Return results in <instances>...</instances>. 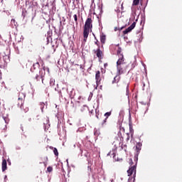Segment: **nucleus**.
Segmentation results:
<instances>
[{
	"instance_id": "nucleus-1",
	"label": "nucleus",
	"mask_w": 182,
	"mask_h": 182,
	"mask_svg": "<svg viewBox=\"0 0 182 182\" xmlns=\"http://www.w3.org/2000/svg\"><path fill=\"white\" fill-rule=\"evenodd\" d=\"M95 39L96 40V41L95 42V45H97V50H93L92 52H94L97 56V58H98L99 60H102V59H103V58H105V54L103 53V51H102V50H100V43H99V41L97 40V38H96V37H95Z\"/></svg>"
},
{
	"instance_id": "nucleus-2",
	"label": "nucleus",
	"mask_w": 182,
	"mask_h": 182,
	"mask_svg": "<svg viewBox=\"0 0 182 182\" xmlns=\"http://www.w3.org/2000/svg\"><path fill=\"white\" fill-rule=\"evenodd\" d=\"M92 18H87L85 21L84 28L90 29V30L92 29Z\"/></svg>"
},
{
	"instance_id": "nucleus-3",
	"label": "nucleus",
	"mask_w": 182,
	"mask_h": 182,
	"mask_svg": "<svg viewBox=\"0 0 182 182\" xmlns=\"http://www.w3.org/2000/svg\"><path fill=\"white\" fill-rule=\"evenodd\" d=\"M136 28V22H133L132 24L128 27L127 28H126L124 31H123V34L126 35L127 33H129V32H132V31H133V28Z\"/></svg>"
},
{
	"instance_id": "nucleus-4",
	"label": "nucleus",
	"mask_w": 182,
	"mask_h": 182,
	"mask_svg": "<svg viewBox=\"0 0 182 182\" xmlns=\"http://www.w3.org/2000/svg\"><path fill=\"white\" fill-rule=\"evenodd\" d=\"M124 64H117V74L123 75L124 73V70H123V65Z\"/></svg>"
},
{
	"instance_id": "nucleus-5",
	"label": "nucleus",
	"mask_w": 182,
	"mask_h": 182,
	"mask_svg": "<svg viewBox=\"0 0 182 182\" xmlns=\"http://www.w3.org/2000/svg\"><path fill=\"white\" fill-rule=\"evenodd\" d=\"M128 173V176H132V174L136 176V165H133L132 166H131L129 170L127 171Z\"/></svg>"
},
{
	"instance_id": "nucleus-6",
	"label": "nucleus",
	"mask_w": 182,
	"mask_h": 182,
	"mask_svg": "<svg viewBox=\"0 0 182 182\" xmlns=\"http://www.w3.org/2000/svg\"><path fill=\"white\" fill-rule=\"evenodd\" d=\"M89 32H90V30L88 29V28H84V31H83V41L84 42H86V41H87V38L89 36Z\"/></svg>"
},
{
	"instance_id": "nucleus-7",
	"label": "nucleus",
	"mask_w": 182,
	"mask_h": 182,
	"mask_svg": "<svg viewBox=\"0 0 182 182\" xmlns=\"http://www.w3.org/2000/svg\"><path fill=\"white\" fill-rule=\"evenodd\" d=\"M119 56V59L117 62V65H124V56L123 54H120Z\"/></svg>"
},
{
	"instance_id": "nucleus-8",
	"label": "nucleus",
	"mask_w": 182,
	"mask_h": 182,
	"mask_svg": "<svg viewBox=\"0 0 182 182\" xmlns=\"http://www.w3.org/2000/svg\"><path fill=\"white\" fill-rule=\"evenodd\" d=\"M104 116L106 117L102 123V126H105V124L106 123V122H107V119H109V116H112V111L106 112Z\"/></svg>"
},
{
	"instance_id": "nucleus-9",
	"label": "nucleus",
	"mask_w": 182,
	"mask_h": 182,
	"mask_svg": "<svg viewBox=\"0 0 182 182\" xmlns=\"http://www.w3.org/2000/svg\"><path fill=\"white\" fill-rule=\"evenodd\" d=\"M95 79L97 83H99L102 80V77L100 76V71H97L95 74Z\"/></svg>"
},
{
	"instance_id": "nucleus-10",
	"label": "nucleus",
	"mask_w": 182,
	"mask_h": 182,
	"mask_svg": "<svg viewBox=\"0 0 182 182\" xmlns=\"http://www.w3.org/2000/svg\"><path fill=\"white\" fill-rule=\"evenodd\" d=\"M120 82V75L117 74L112 80V84L114 85V83H119Z\"/></svg>"
},
{
	"instance_id": "nucleus-11",
	"label": "nucleus",
	"mask_w": 182,
	"mask_h": 182,
	"mask_svg": "<svg viewBox=\"0 0 182 182\" xmlns=\"http://www.w3.org/2000/svg\"><path fill=\"white\" fill-rule=\"evenodd\" d=\"M1 167H2V171H5L6 170L7 168L6 159H3Z\"/></svg>"
},
{
	"instance_id": "nucleus-12",
	"label": "nucleus",
	"mask_w": 182,
	"mask_h": 182,
	"mask_svg": "<svg viewBox=\"0 0 182 182\" xmlns=\"http://www.w3.org/2000/svg\"><path fill=\"white\" fill-rule=\"evenodd\" d=\"M100 42L102 45H105L106 42V36L105 34L100 36Z\"/></svg>"
},
{
	"instance_id": "nucleus-13",
	"label": "nucleus",
	"mask_w": 182,
	"mask_h": 182,
	"mask_svg": "<svg viewBox=\"0 0 182 182\" xmlns=\"http://www.w3.org/2000/svg\"><path fill=\"white\" fill-rule=\"evenodd\" d=\"M18 107H20V109H23V100H18Z\"/></svg>"
},
{
	"instance_id": "nucleus-14",
	"label": "nucleus",
	"mask_w": 182,
	"mask_h": 182,
	"mask_svg": "<svg viewBox=\"0 0 182 182\" xmlns=\"http://www.w3.org/2000/svg\"><path fill=\"white\" fill-rule=\"evenodd\" d=\"M129 133L131 134V136L133 137V134H134V130L133 129V125L132 123L129 124Z\"/></svg>"
},
{
	"instance_id": "nucleus-15",
	"label": "nucleus",
	"mask_w": 182,
	"mask_h": 182,
	"mask_svg": "<svg viewBox=\"0 0 182 182\" xmlns=\"http://www.w3.org/2000/svg\"><path fill=\"white\" fill-rule=\"evenodd\" d=\"M136 153H139L140 150H141V143L139 142L136 145Z\"/></svg>"
},
{
	"instance_id": "nucleus-16",
	"label": "nucleus",
	"mask_w": 182,
	"mask_h": 182,
	"mask_svg": "<svg viewBox=\"0 0 182 182\" xmlns=\"http://www.w3.org/2000/svg\"><path fill=\"white\" fill-rule=\"evenodd\" d=\"M26 96V95L25 94V92H19L18 94V99L21 100H23V99H25V97Z\"/></svg>"
},
{
	"instance_id": "nucleus-17",
	"label": "nucleus",
	"mask_w": 182,
	"mask_h": 182,
	"mask_svg": "<svg viewBox=\"0 0 182 182\" xmlns=\"http://www.w3.org/2000/svg\"><path fill=\"white\" fill-rule=\"evenodd\" d=\"M50 149L51 150H53V153H54L55 156H56V157H58V156H59V152L58 151V149L53 148V146H50Z\"/></svg>"
},
{
	"instance_id": "nucleus-18",
	"label": "nucleus",
	"mask_w": 182,
	"mask_h": 182,
	"mask_svg": "<svg viewBox=\"0 0 182 182\" xmlns=\"http://www.w3.org/2000/svg\"><path fill=\"white\" fill-rule=\"evenodd\" d=\"M85 112H87V106H86V105H83L80 108V112L81 113H85Z\"/></svg>"
},
{
	"instance_id": "nucleus-19",
	"label": "nucleus",
	"mask_w": 182,
	"mask_h": 182,
	"mask_svg": "<svg viewBox=\"0 0 182 182\" xmlns=\"http://www.w3.org/2000/svg\"><path fill=\"white\" fill-rule=\"evenodd\" d=\"M134 160L135 161V166L137 165V161L139 160V153H136L134 156Z\"/></svg>"
},
{
	"instance_id": "nucleus-20",
	"label": "nucleus",
	"mask_w": 182,
	"mask_h": 182,
	"mask_svg": "<svg viewBox=\"0 0 182 182\" xmlns=\"http://www.w3.org/2000/svg\"><path fill=\"white\" fill-rule=\"evenodd\" d=\"M107 156H113V159H114V157H116V153L114 152V151H110L107 154Z\"/></svg>"
},
{
	"instance_id": "nucleus-21",
	"label": "nucleus",
	"mask_w": 182,
	"mask_h": 182,
	"mask_svg": "<svg viewBox=\"0 0 182 182\" xmlns=\"http://www.w3.org/2000/svg\"><path fill=\"white\" fill-rule=\"evenodd\" d=\"M45 76V74L42 73L41 75V77L42 78V83H43V85H48V82H45V78L43 77Z\"/></svg>"
},
{
	"instance_id": "nucleus-22",
	"label": "nucleus",
	"mask_w": 182,
	"mask_h": 182,
	"mask_svg": "<svg viewBox=\"0 0 182 182\" xmlns=\"http://www.w3.org/2000/svg\"><path fill=\"white\" fill-rule=\"evenodd\" d=\"M49 84H50V86H53V85H55V79L50 78Z\"/></svg>"
},
{
	"instance_id": "nucleus-23",
	"label": "nucleus",
	"mask_w": 182,
	"mask_h": 182,
	"mask_svg": "<svg viewBox=\"0 0 182 182\" xmlns=\"http://www.w3.org/2000/svg\"><path fill=\"white\" fill-rule=\"evenodd\" d=\"M73 18H74V21H75V24L76 25H78V22H77V15H76V14H74L73 15Z\"/></svg>"
},
{
	"instance_id": "nucleus-24",
	"label": "nucleus",
	"mask_w": 182,
	"mask_h": 182,
	"mask_svg": "<svg viewBox=\"0 0 182 182\" xmlns=\"http://www.w3.org/2000/svg\"><path fill=\"white\" fill-rule=\"evenodd\" d=\"M117 53L118 56H120V55H123V54L122 53V48H120V47L118 48V50H117Z\"/></svg>"
},
{
	"instance_id": "nucleus-25",
	"label": "nucleus",
	"mask_w": 182,
	"mask_h": 182,
	"mask_svg": "<svg viewBox=\"0 0 182 182\" xmlns=\"http://www.w3.org/2000/svg\"><path fill=\"white\" fill-rule=\"evenodd\" d=\"M139 3H140V0H134L133 1V5H134L135 6L139 5Z\"/></svg>"
},
{
	"instance_id": "nucleus-26",
	"label": "nucleus",
	"mask_w": 182,
	"mask_h": 182,
	"mask_svg": "<svg viewBox=\"0 0 182 182\" xmlns=\"http://www.w3.org/2000/svg\"><path fill=\"white\" fill-rule=\"evenodd\" d=\"M53 170V168H52V166H48L47 168V171H48V173H52Z\"/></svg>"
},
{
	"instance_id": "nucleus-27",
	"label": "nucleus",
	"mask_w": 182,
	"mask_h": 182,
	"mask_svg": "<svg viewBox=\"0 0 182 182\" xmlns=\"http://www.w3.org/2000/svg\"><path fill=\"white\" fill-rule=\"evenodd\" d=\"M130 140V134L129 133H127V141H129Z\"/></svg>"
},
{
	"instance_id": "nucleus-28",
	"label": "nucleus",
	"mask_w": 182,
	"mask_h": 182,
	"mask_svg": "<svg viewBox=\"0 0 182 182\" xmlns=\"http://www.w3.org/2000/svg\"><path fill=\"white\" fill-rule=\"evenodd\" d=\"M129 164H130L131 167L133 166V159H129Z\"/></svg>"
},
{
	"instance_id": "nucleus-29",
	"label": "nucleus",
	"mask_w": 182,
	"mask_h": 182,
	"mask_svg": "<svg viewBox=\"0 0 182 182\" xmlns=\"http://www.w3.org/2000/svg\"><path fill=\"white\" fill-rule=\"evenodd\" d=\"M69 96L71 99H73V97H75V95H72V92L69 93Z\"/></svg>"
},
{
	"instance_id": "nucleus-30",
	"label": "nucleus",
	"mask_w": 182,
	"mask_h": 182,
	"mask_svg": "<svg viewBox=\"0 0 182 182\" xmlns=\"http://www.w3.org/2000/svg\"><path fill=\"white\" fill-rule=\"evenodd\" d=\"M124 28H126V26H122L121 28H118V31H123V29H124Z\"/></svg>"
},
{
	"instance_id": "nucleus-31",
	"label": "nucleus",
	"mask_w": 182,
	"mask_h": 182,
	"mask_svg": "<svg viewBox=\"0 0 182 182\" xmlns=\"http://www.w3.org/2000/svg\"><path fill=\"white\" fill-rule=\"evenodd\" d=\"M34 66H37V68H39V66H40L39 63L37 62V63L34 65Z\"/></svg>"
},
{
	"instance_id": "nucleus-32",
	"label": "nucleus",
	"mask_w": 182,
	"mask_h": 182,
	"mask_svg": "<svg viewBox=\"0 0 182 182\" xmlns=\"http://www.w3.org/2000/svg\"><path fill=\"white\" fill-rule=\"evenodd\" d=\"M96 117H97V119H98V120H100V117H99V114H96Z\"/></svg>"
},
{
	"instance_id": "nucleus-33",
	"label": "nucleus",
	"mask_w": 182,
	"mask_h": 182,
	"mask_svg": "<svg viewBox=\"0 0 182 182\" xmlns=\"http://www.w3.org/2000/svg\"><path fill=\"white\" fill-rule=\"evenodd\" d=\"M114 30V31L116 32V31H119V28L115 27Z\"/></svg>"
},
{
	"instance_id": "nucleus-34",
	"label": "nucleus",
	"mask_w": 182,
	"mask_h": 182,
	"mask_svg": "<svg viewBox=\"0 0 182 182\" xmlns=\"http://www.w3.org/2000/svg\"><path fill=\"white\" fill-rule=\"evenodd\" d=\"M41 106L42 107H43V106H45V103L41 102Z\"/></svg>"
},
{
	"instance_id": "nucleus-35",
	"label": "nucleus",
	"mask_w": 182,
	"mask_h": 182,
	"mask_svg": "<svg viewBox=\"0 0 182 182\" xmlns=\"http://www.w3.org/2000/svg\"><path fill=\"white\" fill-rule=\"evenodd\" d=\"M6 178H8V176L6 175V176H4V181H5V182H6Z\"/></svg>"
},
{
	"instance_id": "nucleus-36",
	"label": "nucleus",
	"mask_w": 182,
	"mask_h": 182,
	"mask_svg": "<svg viewBox=\"0 0 182 182\" xmlns=\"http://www.w3.org/2000/svg\"><path fill=\"white\" fill-rule=\"evenodd\" d=\"M43 72L45 73V71L46 70V67H43Z\"/></svg>"
},
{
	"instance_id": "nucleus-37",
	"label": "nucleus",
	"mask_w": 182,
	"mask_h": 182,
	"mask_svg": "<svg viewBox=\"0 0 182 182\" xmlns=\"http://www.w3.org/2000/svg\"><path fill=\"white\" fill-rule=\"evenodd\" d=\"M71 105H72L73 107H75V104H73V102H71Z\"/></svg>"
},
{
	"instance_id": "nucleus-38",
	"label": "nucleus",
	"mask_w": 182,
	"mask_h": 182,
	"mask_svg": "<svg viewBox=\"0 0 182 182\" xmlns=\"http://www.w3.org/2000/svg\"><path fill=\"white\" fill-rule=\"evenodd\" d=\"M127 92H129V85L127 86Z\"/></svg>"
},
{
	"instance_id": "nucleus-39",
	"label": "nucleus",
	"mask_w": 182,
	"mask_h": 182,
	"mask_svg": "<svg viewBox=\"0 0 182 182\" xmlns=\"http://www.w3.org/2000/svg\"><path fill=\"white\" fill-rule=\"evenodd\" d=\"M24 112H25V113H26V112H28V108H26V109H24Z\"/></svg>"
},
{
	"instance_id": "nucleus-40",
	"label": "nucleus",
	"mask_w": 182,
	"mask_h": 182,
	"mask_svg": "<svg viewBox=\"0 0 182 182\" xmlns=\"http://www.w3.org/2000/svg\"><path fill=\"white\" fill-rule=\"evenodd\" d=\"M11 22H13L14 23H15V19H11Z\"/></svg>"
},
{
	"instance_id": "nucleus-41",
	"label": "nucleus",
	"mask_w": 182,
	"mask_h": 182,
	"mask_svg": "<svg viewBox=\"0 0 182 182\" xmlns=\"http://www.w3.org/2000/svg\"><path fill=\"white\" fill-rule=\"evenodd\" d=\"M104 66H105V68H106V66H107V63H105Z\"/></svg>"
},
{
	"instance_id": "nucleus-42",
	"label": "nucleus",
	"mask_w": 182,
	"mask_h": 182,
	"mask_svg": "<svg viewBox=\"0 0 182 182\" xmlns=\"http://www.w3.org/2000/svg\"><path fill=\"white\" fill-rule=\"evenodd\" d=\"M90 96H93V93L90 92Z\"/></svg>"
},
{
	"instance_id": "nucleus-43",
	"label": "nucleus",
	"mask_w": 182,
	"mask_h": 182,
	"mask_svg": "<svg viewBox=\"0 0 182 182\" xmlns=\"http://www.w3.org/2000/svg\"><path fill=\"white\" fill-rule=\"evenodd\" d=\"M90 113H91V114H92V113H93V110H92V111H90Z\"/></svg>"
},
{
	"instance_id": "nucleus-44",
	"label": "nucleus",
	"mask_w": 182,
	"mask_h": 182,
	"mask_svg": "<svg viewBox=\"0 0 182 182\" xmlns=\"http://www.w3.org/2000/svg\"><path fill=\"white\" fill-rule=\"evenodd\" d=\"M46 69H47L48 72H49V68H46Z\"/></svg>"
},
{
	"instance_id": "nucleus-45",
	"label": "nucleus",
	"mask_w": 182,
	"mask_h": 182,
	"mask_svg": "<svg viewBox=\"0 0 182 182\" xmlns=\"http://www.w3.org/2000/svg\"><path fill=\"white\" fill-rule=\"evenodd\" d=\"M123 132H124V129L122 128Z\"/></svg>"
}]
</instances>
